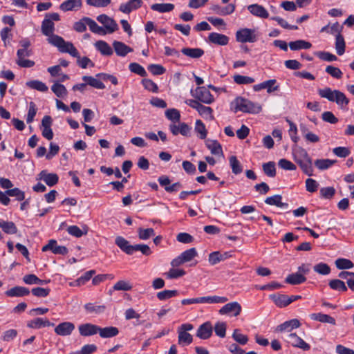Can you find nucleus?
Segmentation results:
<instances>
[{"instance_id":"72a5a7b5","label":"nucleus","mask_w":354,"mask_h":354,"mask_svg":"<svg viewBox=\"0 0 354 354\" xmlns=\"http://www.w3.org/2000/svg\"><path fill=\"white\" fill-rule=\"evenodd\" d=\"M310 317L313 320H316L322 323H328L333 325H335V319L331 316L323 314V313H313L310 315Z\"/></svg>"},{"instance_id":"3c124183","label":"nucleus","mask_w":354,"mask_h":354,"mask_svg":"<svg viewBox=\"0 0 354 354\" xmlns=\"http://www.w3.org/2000/svg\"><path fill=\"white\" fill-rule=\"evenodd\" d=\"M51 90L58 97H63L67 95V89L59 82H55L51 86Z\"/></svg>"},{"instance_id":"dca6fc26","label":"nucleus","mask_w":354,"mask_h":354,"mask_svg":"<svg viewBox=\"0 0 354 354\" xmlns=\"http://www.w3.org/2000/svg\"><path fill=\"white\" fill-rule=\"evenodd\" d=\"M75 324L70 322L59 324L55 328V333L60 336H68L75 330Z\"/></svg>"},{"instance_id":"a18cd8bd","label":"nucleus","mask_w":354,"mask_h":354,"mask_svg":"<svg viewBox=\"0 0 354 354\" xmlns=\"http://www.w3.org/2000/svg\"><path fill=\"white\" fill-rule=\"evenodd\" d=\"M229 162L234 174L237 175L243 171V167L235 156H230Z\"/></svg>"},{"instance_id":"58836bf2","label":"nucleus","mask_w":354,"mask_h":354,"mask_svg":"<svg viewBox=\"0 0 354 354\" xmlns=\"http://www.w3.org/2000/svg\"><path fill=\"white\" fill-rule=\"evenodd\" d=\"M281 200L282 196L281 195L277 194L266 198L265 203L269 205H275L278 207H288V204L283 203Z\"/></svg>"},{"instance_id":"7ed1b4c3","label":"nucleus","mask_w":354,"mask_h":354,"mask_svg":"<svg viewBox=\"0 0 354 354\" xmlns=\"http://www.w3.org/2000/svg\"><path fill=\"white\" fill-rule=\"evenodd\" d=\"M318 94L330 102H335L342 109L346 107L349 103V100L346 95L339 90H332L329 87H326L319 89Z\"/></svg>"},{"instance_id":"49530a36","label":"nucleus","mask_w":354,"mask_h":354,"mask_svg":"<svg viewBox=\"0 0 354 354\" xmlns=\"http://www.w3.org/2000/svg\"><path fill=\"white\" fill-rule=\"evenodd\" d=\"M196 111L198 112L200 115L207 120H212L214 118L212 112L213 110L209 106H206L200 103Z\"/></svg>"},{"instance_id":"a211bd4d","label":"nucleus","mask_w":354,"mask_h":354,"mask_svg":"<svg viewBox=\"0 0 354 354\" xmlns=\"http://www.w3.org/2000/svg\"><path fill=\"white\" fill-rule=\"evenodd\" d=\"M37 179L42 180L47 185L53 187L58 183L59 177L56 174L48 173L46 170H42L38 174Z\"/></svg>"},{"instance_id":"c756f323","label":"nucleus","mask_w":354,"mask_h":354,"mask_svg":"<svg viewBox=\"0 0 354 354\" xmlns=\"http://www.w3.org/2000/svg\"><path fill=\"white\" fill-rule=\"evenodd\" d=\"M98 333L102 338H111L118 335L119 330L115 326L101 328L99 326Z\"/></svg>"},{"instance_id":"423d86ee","label":"nucleus","mask_w":354,"mask_h":354,"mask_svg":"<svg viewBox=\"0 0 354 354\" xmlns=\"http://www.w3.org/2000/svg\"><path fill=\"white\" fill-rule=\"evenodd\" d=\"M236 40L240 43H253L257 40L256 30L250 28H241L236 32Z\"/></svg>"},{"instance_id":"4468645a","label":"nucleus","mask_w":354,"mask_h":354,"mask_svg":"<svg viewBox=\"0 0 354 354\" xmlns=\"http://www.w3.org/2000/svg\"><path fill=\"white\" fill-rule=\"evenodd\" d=\"M97 20L104 25L106 29V32L108 33H113L118 28V26L115 21L106 15L102 14L97 16Z\"/></svg>"},{"instance_id":"0e129e2a","label":"nucleus","mask_w":354,"mask_h":354,"mask_svg":"<svg viewBox=\"0 0 354 354\" xmlns=\"http://www.w3.org/2000/svg\"><path fill=\"white\" fill-rule=\"evenodd\" d=\"M95 273V271L93 270L86 272L82 276L75 280V283L76 286H80L85 284L91 279Z\"/></svg>"},{"instance_id":"864d4df0","label":"nucleus","mask_w":354,"mask_h":354,"mask_svg":"<svg viewBox=\"0 0 354 354\" xmlns=\"http://www.w3.org/2000/svg\"><path fill=\"white\" fill-rule=\"evenodd\" d=\"M329 286L331 289L346 292L348 288V286H346L344 281L339 279H333L329 281Z\"/></svg>"},{"instance_id":"c85d7f7f","label":"nucleus","mask_w":354,"mask_h":354,"mask_svg":"<svg viewBox=\"0 0 354 354\" xmlns=\"http://www.w3.org/2000/svg\"><path fill=\"white\" fill-rule=\"evenodd\" d=\"M94 45L96 49L104 56H111L113 53L112 48L104 41H97Z\"/></svg>"},{"instance_id":"f704fd0d","label":"nucleus","mask_w":354,"mask_h":354,"mask_svg":"<svg viewBox=\"0 0 354 354\" xmlns=\"http://www.w3.org/2000/svg\"><path fill=\"white\" fill-rule=\"evenodd\" d=\"M306 281V277L297 272L288 275L285 279L286 283L291 285H299L304 283Z\"/></svg>"},{"instance_id":"5701e85b","label":"nucleus","mask_w":354,"mask_h":354,"mask_svg":"<svg viewBox=\"0 0 354 354\" xmlns=\"http://www.w3.org/2000/svg\"><path fill=\"white\" fill-rule=\"evenodd\" d=\"M29 294V289L24 286H15L5 292V295L9 297H21Z\"/></svg>"},{"instance_id":"a878e982","label":"nucleus","mask_w":354,"mask_h":354,"mask_svg":"<svg viewBox=\"0 0 354 354\" xmlns=\"http://www.w3.org/2000/svg\"><path fill=\"white\" fill-rule=\"evenodd\" d=\"M300 322L297 319H292L288 321L283 322V324L279 325L276 331L277 332H283V331H290L294 328H297L300 326Z\"/></svg>"},{"instance_id":"473e14b6","label":"nucleus","mask_w":354,"mask_h":354,"mask_svg":"<svg viewBox=\"0 0 354 354\" xmlns=\"http://www.w3.org/2000/svg\"><path fill=\"white\" fill-rule=\"evenodd\" d=\"M82 79L84 82H86L87 85H89L93 88L97 89H104L105 88V85L100 79L93 76L84 75Z\"/></svg>"},{"instance_id":"4c0bfd02","label":"nucleus","mask_w":354,"mask_h":354,"mask_svg":"<svg viewBox=\"0 0 354 354\" xmlns=\"http://www.w3.org/2000/svg\"><path fill=\"white\" fill-rule=\"evenodd\" d=\"M272 301L279 308H283L288 306L287 299L288 295L282 294H272L270 295Z\"/></svg>"},{"instance_id":"9b49d317","label":"nucleus","mask_w":354,"mask_h":354,"mask_svg":"<svg viewBox=\"0 0 354 354\" xmlns=\"http://www.w3.org/2000/svg\"><path fill=\"white\" fill-rule=\"evenodd\" d=\"M242 310L241 304L237 301L230 302L224 305L218 313L220 315H232L234 317L239 316Z\"/></svg>"},{"instance_id":"8fccbe9b","label":"nucleus","mask_w":354,"mask_h":354,"mask_svg":"<svg viewBox=\"0 0 354 354\" xmlns=\"http://www.w3.org/2000/svg\"><path fill=\"white\" fill-rule=\"evenodd\" d=\"M214 10L216 14L224 16L233 13L235 10V6L230 3L224 7L216 6Z\"/></svg>"},{"instance_id":"5fc2aeb1","label":"nucleus","mask_w":354,"mask_h":354,"mask_svg":"<svg viewBox=\"0 0 354 354\" xmlns=\"http://www.w3.org/2000/svg\"><path fill=\"white\" fill-rule=\"evenodd\" d=\"M335 266L339 270H345L352 268L354 264L349 259L339 258L335 261Z\"/></svg>"},{"instance_id":"20e7f679","label":"nucleus","mask_w":354,"mask_h":354,"mask_svg":"<svg viewBox=\"0 0 354 354\" xmlns=\"http://www.w3.org/2000/svg\"><path fill=\"white\" fill-rule=\"evenodd\" d=\"M234 103L236 105V111H240L243 113L257 114L262 109L261 106L259 104L254 103L241 97H236L234 100Z\"/></svg>"},{"instance_id":"37998d69","label":"nucleus","mask_w":354,"mask_h":354,"mask_svg":"<svg viewBox=\"0 0 354 354\" xmlns=\"http://www.w3.org/2000/svg\"><path fill=\"white\" fill-rule=\"evenodd\" d=\"M335 49L338 55H342L345 53L346 43L342 35H335Z\"/></svg>"},{"instance_id":"f257e3e1","label":"nucleus","mask_w":354,"mask_h":354,"mask_svg":"<svg viewBox=\"0 0 354 354\" xmlns=\"http://www.w3.org/2000/svg\"><path fill=\"white\" fill-rule=\"evenodd\" d=\"M43 35L48 37L47 41L51 45L57 47L59 50L66 46L68 41H66L62 37L55 35V24L49 19H44L41 26Z\"/></svg>"},{"instance_id":"2eb2a0df","label":"nucleus","mask_w":354,"mask_h":354,"mask_svg":"<svg viewBox=\"0 0 354 354\" xmlns=\"http://www.w3.org/2000/svg\"><path fill=\"white\" fill-rule=\"evenodd\" d=\"M42 252L51 251L55 254H66L68 249L65 246L58 245L57 241L54 239H50L48 244L43 246Z\"/></svg>"},{"instance_id":"0eeeda50","label":"nucleus","mask_w":354,"mask_h":354,"mask_svg":"<svg viewBox=\"0 0 354 354\" xmlns=\"http://www.w3.org/2000/svg\"><path fill=\"white\" fill-rule=\"evenodd\" d=\"M198 255L196 248H192L182 252L176 258L174 259L171 265L172 267H178L184 263L189 262Z\"/></svg>"},{"instance_id":"412c9836","label":"nucleus","mask_w":354,"mask_h":354,"mask_svg":"<svg viewBox=\"0 0 354 354\" xmlns=\"http://www.w3.org/2000/svg\"><path fill=\"white\" fill-rule=\"evenodd\" d=\"M232 257L230 252H225L221 253L218 251L213 252L209 255V263L214 266L218 263L225 261Z\"/></svg>"},{"instance_id":"e2e57ef3","label":"nucleus","mask_w":354,"mask_h":354,"mask_svg":"<svg viewBox=\"0 0 354 354\" xmlns=\"http://www.w3.org/2000/svg\"><path fill=\"white\" fill-rule=\"evenodd\" d=\"M313 270L315 272L322 275H327L330 272V268L325 263H319L315 265Z\"/></svg>"},{"instance_id":"cd10ccee","label":"nucleus","mask_w":354,"mask_h":354,"mask_svg":"<svg viewBox=\"0 0 354 354\" xmlns=\"http://www.w3.org/2000/svg\"><path fill=\"white\" fill-rule=\"evenodd\" d=\"M28 327L31 328H41L43 327H48L54 326L53 323H51L48 319L41 317L35 318L30 321L28 324Z\"/></svg>"},{"instance_id":"a19ab883","label":"nucleus","mask_w":354,"mask_h":354,"mask_svg":"<svg viewBox=\"0 0 354 354\" xmlns=\"http://www.w3.org/2000/svg\"><path fill=\"white\" fill-rule=\"evenodd\" d=\"M181 52L183 55L192 57V58H199L204 54V50L201 48H183L181 50Z\"/></svg>"},{"instance_id":"bb28decb","label":"nucleus","mask_w":354,"mask_h":354,"mask_svg":"<svg viewBox=\"0 0 354 354\" xmlns=\"http://www.w3.org/2000/svg\"><path fill=\"white\" fill-rule=\"evenodd\" d=\"M82 5V0H66L60 5V9L64 12L77 10Z\"/></svg>"},{"instance_id":"4d7b16f0","label":"nucleus","mask_w":354,"mask_h":354,"mask_svg":"<svg viewBox=\"0 0 354 354\" xmlns=\"http://www.w3.org/2000/svg\"><path fill=\"white\" fill-rule=\"evenodd\" d=\"M8 196L15 197L18 201H23L25 199V192L17 187L6 190Z\"/></svg>"},{"instance_id":"1a4fd4ad","label":"nucleus","mask_w":354,"mask_h":354,"mask_svg":"<svg viewBox=\"0 0 354 354\" xmlns=\"http://www.w3.org/2000/svg\"><path fill=\"white\" fill-rule=\"evenodd\" d=\"M192 95L199 102L205 104H211L214 97L205 86H198L194 91H191Z\"/></svg>"},{"instance_id":"bf43d9fd","label":"nucleus","mask_w":354,"mask_h":354,"mask_svg":"<svg viewBox=\"0 0 354 354\" xmlns=\"http://www.w3.org/2000/svg\"><path fill=\"white\" fill-rule=\"evenodd\" d=\"M178 293L176 290H165L157 293V298L160 301H164L178 295Z\"/></svg>"},{"instance_id":"39448f33","label":"nucleus","mask_w":354,"mask_h":354,"mask_svg":"<svg viewBox=\"0 0 354 354\" xmlns=\"http://www.w3.org/2000/svg\"><path fill=\"white\" fill-rule=\"evenodd\" d=\"M59 51L63 53H68L72 57H76L77 59V64L82 68H86L88 65H90L91 66H94V64L88 57H81L80 56L78 50L71 42H67L66 46H64V47L62 48Z\"/></svg>"},{"instance_id":"9d476101","label":"nucleus","mask_w":354,"mask_h":354,"mask_svg":"<svg viewBox=\"0 0 354 354\" xmlns=\"http://www.w3.org/2000/svg\"><path fill=\"white\" fill-rule=\"evenodd\" d=\"M194 326L191 324H183L178 328V344L183 345H189L192 341L193 338L191 334L187 331L192 330Z\"/></svg>"},{"instance_id":"aec40b11","label":"nucleus","mask_w":354,"mask_h":354,"mask_svg":"<svg viewBox=\"0 0 354 354\" xmlns=\"http://www.w3.org/2000/svg\"><path fill=\"white\" fill-rule=\"evenodd\" d=\"M229 41V37L223 34L211 32L208 35V41L214 44L225 46L228 44Z\"/></svg>"},{"instance_id":"ea45409f","label":"nucleus","mask_w":354,"mask_h":354,"mask_svg":"<svg viewBox=\"0 0 354 354\" xmlns=\"http://www.w3.org/2000/svg\"><path fill=\"white\" fill-rule=\"evenodd\" d=\"M312 46L309 41L299 39L289 43V47L292 50H299L301 49H309Z\"/></svg>"},{"instance_id":"c9c22d12","label":"nucleus","mask_w":354,"mask_h":354,"mask_svg":"<svg viewBox=\"0 0 354 354\" xmlns=\"http://www.w3.org/2000/svg\"><path fill=\"white\" fill-rule=\"evenodd\" d=\"M0 228L8 234H15L17 232V227L12 221L0 219Z\"/></svg>"},{"instance_id":"4be33fe9","label":"nucleus","mask_w":354,"mask_h":354,"mask_svg":"<svg viewBox=\"0 0 354 354\" xmlns=\"http://www.w3.org/2000/svg\"><path fill=\"white\" fill-rule=\"evenodd\" d=\"M142 5L141 0H130L127 3H122L119 10L125 14H129L132 10H137Z\"/></svg>"},{"instance_id":"6e6d98bb","label":"nucleus","mask_w":354,"mask_h":354,"mask_svg":"<svg viewBox=\"0 0 354 354\" xmlns=\"http://www.w3.org/2000/svg\"><path fill=\"white\" fill-rule=\"evenodd\" d=\"M138 238L140 240H147L151 236H153L155 235V232L153 228L144 229V228L140 227L138 230Z\"/></svg>"},{"instance_id":"79ce46f5","label":"nucleus","mask_w":354,"mask_h":354,"mask_svg":"<svg viewBox=\"0 0 354 354\" xmlns=\"http://www.w3.org/2000/svg\"><path fill=\"white\" fill-rule=\"evenodd\" d=\"M201 301L202 304H223L228 301V298L226 297H220L216 295L206 296L201 297Z\"/></svg>"},{"instance_id":"6e6552de","label":"nucleus","mask_w":354,"mask_h":354,"mask_svg":"<svg viewBox=\"0 0 354 354\" xmlns=\"http://www.w3.org/2000/svg\"><path fill=\"white\" fill-rule=\"evenodd\" d=\"M32 55L31 49H22L19 48L17 52V59L16 64L22 68H31L34 66L35 62L32 60L25 59L26 57H30Z\"/></svg>"},{"instance_id":"680f3d73","label":"nucleus","mask_w":354,"mask_h":354,"mask_svg":"<svg viewBox=\"0 0 354 354\" xmlns=\"http://www.w3.org/2000/svg\"><path fill=\"white\" fill-rule=\"evenodd\" d=\"M165 116L167 118L174 122L180 121V111L176 109H169L165 111Z\"/></svg>"},{"instance_id":"393cba45","label":"nucleus","mask_w":354,"mask_h":354,"mask_svg":"<svg viewBox=\"0 0 354 354\" xmlns=\"http://www.w3.org/2000/svg\"><path fill=\"white\" fill-rule=\"evenodd\" d=\"M113 47L116 55L120 57H125L129 53L133 52V48L122 41H114Z\"/></svg>"},{"instance_id":"338daca9","label":"nucleus","mask_w":354,"mask_h":354,"mask_svg":"<svg viewBox=\"0 0 354 354\" xmlns=\"http://www.w3.org/2000/svg\"><path fill=\"white\" fill-rule=\"evenodd\" d=\"M232 338L239 344L245 345L248 342L247 335L240 333L239 329H235L232 333Z\"/></svg>"},{"instance_id":"f03ea898","label":"nucleus","mask_w":354,"mask_h":354,"mask_svg":"<svg viewBox=\"0 0 354 354\" xmlns=\"http://www.w3.org/2000/svg\"><path fill=\"white\" fill-rule=\"evenodd\" d=\"M294 160L299 165L304 174L311 176L313 169L312 167V159L307 151L302 147L295 145L292 148Z\"/></svg>"},{"instance_id":"052dcab7","label":"nucleus","mask_w":354,"mask_h":354,"mask_svg":"<svg viewBox=\"0 0 354 354\" xmlns=\"http://www.w3.org/2000/svg\"><path fill=\"white\" fill-rule=\"evenodd\" d=\"M234 82L237 84H250L255 82L253 77L241 75H235L233 77Z\"/></svg>"},{"instance_id":"774afa93","label":"nucleus","mask_w":354,"mask_h":354,"mask_svg":"<svg viewBox=\"0 0 354 354\" xmlns=\"http://www.w3.org/2000/svg\"><path fill=\"white\" fill-rule=\"evenodd\" d=\"M136 251H140L143 255L149 256L152 251L146 244H136L133 245L132 254Z\"/></svg>"},{"instance_id":"f8f14e48","label":"nucleus","mask_w":354,"mask_h":354,"mask_svg":"<svg viewBox=\"0 0 354 354\" xmlns=\"http://www.w3.org/2000/svg\"><path fill=\"white\" fill-rule=\"evenodd\" d=\"M263 89H266L267 93H271L279 90V84L275 79H271L253 86V90L256 92Z\"/></svg>"},{"instance_id":"6ab92c4d","label":"nucleus","mask_w":354,"mask_h":354,"mask_svg":"<svg viewBox=\"0 0 354 354\" xmlns=\"http://www.w3.org/2000/svg\"><path fill=\"white\" fill-rule=\"evenodd\" d=\"M248 10L252 15L261 19H267L269 17L267 10L263 6L257 3L248 6Z\"/></svg>"},{"instance_id":"de8ad7c7","label":"nucleus","mask_w":354,"mask_h":354,"mask_svg":"<svg viewBox=\"0 0 354 354\" xmlns=\"http://www.w3.org/2000/svg\"><path fill=\"white\" fill-rule=\"evenodd\" d=\"M151 8L160 13L168 12L174 10V5L172 3H154Z\"/></svg>"},{"instance_id":"13d9d810","label":"nucleus","mask_w":354,"mask_h":354,"mask_svg":"<svg viewBox=\"0 0 354 354\" xmlns=\"http://www.w3.org/2000/svg\"><path fill=\"white\" fill-rule=\"evenodd\" d=\"M129 68L131 72L139 75L141 77L147 76V73L145 69L139 64L133 62L129 65Z\"/></svg>"},{"instance_id":"b1692460","label":"nucleus","mask_w":354,"mask_h":354,"mask_svg":"<svg viewBox=\"0 0 354 354\" xmlns=\"http://www.w3.org/2000/svg\"><path fill=\"white\" fill-rule=\"evenodd\" d=\"M212 334V326L210 322H207L199 326L197 330L196 336L202 339H207Z\"/></svg>"},{"instance_id":"2f4dec72","label":"nucleus","mask_w":354,"mask_h":354,"mask_svg":"<svg viewBox=\"0 0 354 354\" xmlns=\"http://www.w3.org/2000/svg\"><path fill=\"white\" fill-rule=\"evenodd\" d=\"M115 244L126 254H132L133 245L122 236H117L115 241Z\"/></svg>"},{"instance_id":"603ef678","label":"nucleus","mask_w":354,"mask_h":354,"mask_svg":"<svg viewBox=\"0 0 354 354\" xmlns=\"http://www.w3.org/2000/svg\"><path fill=\"white\" fill-rule=\"evenodd\" d=\"M263 172L269 177L273 178L276 176V168L274 162L270 161L264 163L262 166Z\"/></svg>"},{"instance_id":"e433bc0d","label":"nucleus","mask_w":354,"mask_h":354,"mask_svg":"<svg viewBox=\"0 0 354 354\" xmlns=\"http://www.w3.org/2000/svg\"><path fill=\"white\" fill-rule=\"evenodd\" d=\"M84 20L86 21L91 32L101 35H104L106 33V30L102 27L99 26L91 18L85 17H84Z\"/></svg>"},{"instance_id":"69168bd1","label":"nucleus","mask_w":354,"mask_h":354,"mask_svg":"<svg viewBox=\"0 0 354 354\" xmlns=\"http://www.w3.org/2000/svg\"><path fill=\"white\" fill-rule=\"evenodd\" d=\"M195 131L199 134L201 139H205L207 134L204 123L200 120H197L196 122Z\"/></svg>"},{"instance_id":"7c9ffc66","label":"nucleus","mask_w":354,"mask_h":354,"mask_svg":"<svg viewBox=\"0 0 354 354\" xmlns=\"http://www.w3.org/2000/svg\"><path fill=\"white\" fill-rule=\"evenodd\" d=\"M205 145L212 154L221 156L223 155L221 145L217 140H207Z\"/></svg>"},{"instance_id":"c03bdc74","label":"nucleus","mask_w":354,"mask_h":354,"mask_svg":"<svg viewBox=\"0 0 354 354\" xmlns=\"http://www.w3.org/2000/svg\"><path fill=\"white\" fill-rule=\"evenodd\" d=\"M26 86L30 88L35 89L41 92H46L48 89V86L41 81L30 80L26 82Z\"/></svg>"},{"instance_id":"f3484780","label":"nucleus","mask_w":354,"mask_h":354,"mask_svg":"<svg viewBox=\"0 0 354 354\" xmlns=\"http://www.w3.org/2000/svg\"><path fill=\"white\" fill-rule=\"evenodd\" d=\"M78 330L81 336H92L98 333L99 326L91 323H85L78 326Z\"/></svg>"},{"instance_id":"09e8293b","label":"nucleus","mask_w":354,"mask_h":354,"mask_svg":"<svg viewBox=\"0 0 354 354\" xmlns=\"http://www.w3.org/2000/svg\"><path fill=\"white\" fill-rule=\"evenodd\" d=\"M337 160L330 159H317L315 161V165L320 170L327 169L333 165Z\"/></svg>"},{"instance_id":"ddd939ff","label":"nucleus","mask_w":354,"mask_h":354,"mask_svg":"<svg viewBox=\"0 0 354 354\" xmlns=\"http://www.w3.org/2000/svg\"><path fill=\"white\" fill-rule=\"evenodd\" d=\"M286 341L293 347L299 348L303 351H308L310 348V345L297 336L296 333L288 335Z\"/></svg>"}]
</instances>
